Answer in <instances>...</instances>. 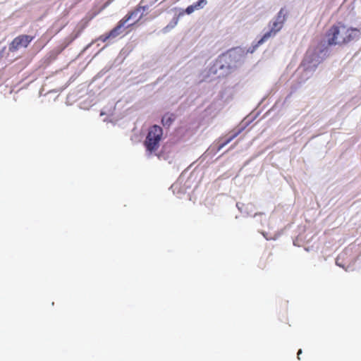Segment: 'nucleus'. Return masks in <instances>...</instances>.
<instances>
[{
	"instance_id": "obj_1",
	"label": "nucleus",
	"mask_w": 361,
	"mask_h": 361,
	"mask_svg": "<svg viewBox=\"0 0 361 361\" xmlns=\"http://www.w3.org/2000/svg\"><path fill=\"white\" fill-rule=\"evenodd\" d=\"M329 52L325 42H320L315 47H310L302 60L301 65L298 68L294 80L298 82L297 86H292L293 90L305 83L310 78L316 71L319 64L324 59Z\"/></svg>"
},
{
	"instance_id": "obj_2",
	"label": "nucleus",
	"mask_w": 361,
	"mask_h": 361,
	"mask_svg": "<svg viewBox=\"0 0 361 361\" xmlns=\"http://www.w3.org/2000/svg\"><path fill=\"white\" fill-rule=\"evenodd\" d=\"M240 59V55L236 50H229L219 55L208 67L207 76L219 78L228 75L237 67Z\"/></svg>"
},
{
	"instance_id": "obj_3",
	"label": "nucleus",
	"mask_w": 361,
	"mask_h": 361,
	"mask_svg": "<svg viewBox=\"0 0 361 361\" xmlns=\"http://www.w3.org/2000/svg\"><path fill=\"white\" fill-rule=\"evenodd\" d=\"M286 20V11L285 8H282L280 9L277 15L269 21L268 24L269 30L264 33L262 37L252 47V49H248L247 51L252 53L259 46L262 45L269 39L274 37L283 28Z\"/></svg>"
},
{
	"instance_id": "obj_4",
	"label": "nucleus",
	"mask_w": 361,
	"mask_h": 361,
	"mask_svg": "<svg viewBox=\"0 0 361 361\" xmlns=\"http://www.w3.org/2000/svg\"><path fill=\"white\" fill-rule=\"evenodd\" d=\"M163 137V129L158 125H153L148 129L143 145L149 154L155 152L160 147Z\"/></svg>"
},
{
	"instance_id": "obj_5",
	"label": "nucleus",
	"mask_w": 361,
	"mask_h": 361,
	"mask_svg": "<svg viewBox=\"0 0 361 361\" xmlns=\"http://www.w3.org/2000/svg\"><path fill=\"white\" fill-rule=\"evenodd\" d=\"M342 28H345V25H336L329 29L327 34L328 44L329 45H336L346 43L345 34L341 32Z\"/></svg>"
},
{
	"instance_id": "obj_6",
	"label": "nucleus",
	"mask_w": 361,
	"mask_h": 361,
	"mask_svg": "<svg viewBox=\"0 0 361 361\" xmlns=\"http://www.w3.org/2000/svg\"><path fill=\"white\" fill-rule=\"evenodd\" d=\"M33 39L34 37L32 36L27 35H19L15 37L9 44V50L11 51H15L22 47L26 48Z\"/></svg>"
},
{
	"instance_id": "obj_7",
	"label": "nucleus",
	"mask_w": 361,
	"mask_h": 361,
	"mask_svg": "<svg viewBox=\"0 0 361 361\" xmlns=\"http://www.w3.org/2000/svg\"><path fill=\"white\" fill-rule=\"evenodd\" d=\"M148 9L147 6H142V2L132 11L126 15L118 23H121L123 20L126 19L123 23L125 24L132 18H136L135 22L139 21L145 15V12Z\"/></svg>"
},
{
	"instance_id": "obj_8",
	"label": "nucleus",
	"mask_w": 361,
	"mask_h": 361,
	"mask_svg": "<svg viewBox=\"0 0 361 361\" xmlns=\"http://www.w3.org/2000/svg\"><path fill=\"white\" fill-rule=\"evenodd\" d=\"M250 120H247L245 118L238 126V127L233 130V134L228 138L224 142L221 143L219 145L217 150H221L224 147L228 145L231 140H233L235 137H236L239 134H240L245 128L250 123Z\"/></svg>"
},
{
	"instance_id": "obj_9",
	"label": "nucleus",
	"mask_w": 361,
	"mask_h": 361,
	"mask_svg": "<svg viewBox=\"0 0 361 361\" xmlns=\"http://www.w3.org/2000/svg\"><path fill=\"white\" fill-rule=\"evenodd\" d=\"M341 32L345 34L346 43L357 40L361 36V32L359 29L355 27H348L345 25V28H342Z\"/></svg>"
},
{
	"instance_id": "obj_10",
	"label": "nucleus",
	"mask_w": 361,
	"mask_h": 361,
	"mask_svg": "<svg viewBox=\"0 0 361 361\" xmlns=\"http://www.w3.org/2000/svg\"><path fill=\"white\" fill-rule=\"evenodd\" d=\"M126 19L123 20L121 23L113 28L109 32L102 35L99 37L98 40L102 42H106L110 38H115L121 33V29L123 27V23Z\"/></svg>"
},
{
	"instance_id": "obj_11",
	"label": "nucleus",
	"mask_w": 361,
	"mask_h": 361,
	"mask_svg": "<svg viewBox=\"0 0 361 361\" xmlns=\"http://www.w3.org/2000/svg\"><path fill=\"white\" fill-rule=\"evenodd\" d=\"M207 4V0H198L195 4L188 6L185 11L187 14H191L196 10L201 9Z\"/></svg>"
},
{
	"instance_id": "obj_12",
	"label": "nucleus",
	"mask_w": 361,
	"mask_h": 361,
	"mask_svg": "<svg viewBox=\"0 0 361 361\" xmlns=\"http://www.w3.org/2000/svg\"><path fill=\"white\" fill-rule=\"evenodd\" d=\"M175 116L172 114H166L161 119V123L164 126H170V125L174 121Z\"/></svg>"
},
{
	"instance_id": "obj_13",
	"label": "nucleus",
	"mask_w": 361,
	"mask_h": 361,
	"mask_svg": "<svg viewBox=\"0 0 361 361\" xmlns=\"http://www.w3.org/2000/svg\"><path fill=\"white\" fill-rule=\"evenodd\" d=\"M179 16H180V14L176 15V16L174 17L173 20L165 27L164 30L166 31L170 30L171 29L173 28L178 24Z\"/></svg>"
},
{
	"instance_id": "obj_14",
	"label": "nucleus",
	"mask_w": 361,
	"mask_h": 361,
	"mask_svg": "<svg viewBox=\"0 0 361 361\" xmlns=\"http://www.w3.org/2000/svg\"><path fill=\"white\" fill-rule=\"evenodd\" d=\"M173 194H179L180 192V183L176 182L173 183L170 188Z\"/></svg>"
},
{
	"instance_id": "obj_15",
	"label": "nucleus",
	"mask_w": 361,
	"mask_h": 361,
	"mask_svg": "<svg viewBox=\"0 0 361 361\" xmlns=\"http://www.w3.org/2000/svg\"><path fill=\"white\" fill-rule=\"evenodd\" d=\"M344 254H341L340 255L338 256V257L336 258V264L337 266L338 267H341L342 268H344V265L343 264H341V262H340V260L341 259V258L343 257V255Z\"/></svg>"
},
{
	"instance_id": "obj_16",
	"label": "nucleus",
	"mask_w": 361,
	"mask_h": 361,
	"mask_svg": "<svg viewBox=\"0 0 361 361\" xmlns=\"http://www.w3.org/2000/svg\"><path fill=\"white\" fill-rule=\"evenodd\" d=\"M236 207H238V209L241 212H243V207H244V204H243L237 203V204H236Z\"/></svg>"
},
{
	"instance_id": "obj_17",
	"label": "nucleus",
	"mask_w": 361,
	"mask_h": 361,
	"mask_svg": "<svg viewBox=\"0 0 361 361\" xmlns=\"http://www.w3.org/2000/svg\"><path fill=\"white\" fill-rule=\"evenodd\" d=\"M302 353V350L300 349L298 352V358L300 360V355Z\"/></svg>"
}]
</instances>
